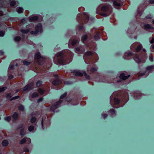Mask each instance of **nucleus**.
<instances>
[{
	"label": "nucleus",
	"mask_w": 154,
	"mask_h": 154,
	"mask_svg": "<svg viewBox=\"0 0 154 154\" xmlns=\"http://www.w3.org/2000/svg\"><path fill=\"white\" fill-rule=\"evenodd\" d=\"M71 72L72 73H75V75L76 76H82L83 73L79 71H77L76 70H71Z\"/></svg>",
	"instance_id": "nucleus-10"
},
{
	"label": "nucleus",
	"mask_w": 154,
	"mask_h": 154,
	"mask_svg": "<svg viewBox=\"0 0 154 154\" xmlns=\"http://www.w3.org/2000/svg\"><path fill=\"white\" fill-rule=\"evenodd\" d=\"M38 17L37 16H33L32 17H29V20L31 22L36 21L38 20Z\"/></svg>",
	"instance_id": "nucleus-15"
},
{
	"label": "nucleus",
	"mask_w": 154,
	"mask_h": 154,
	"mask_svg": "<svg viewBox=\"0 0 154 154\" xmlns=\"http://www.w3.org/2000/svg\"><path fill=\"white\" fill-rule=\"evenodd\" d=\"M37 120L36 118L35 117H33L30 119V122L32 123H35Z\"/></svg>",
	"instance_id": "nucleus-30"
},
{
	"label": "nucleus",
	"mask_w": 154,
	"mask_h": 154,
	"mask_svg": "<svg viewBox=\"0 0 154 154\" xmlns=\"http://www.w3.org/2000/svg\"><path fill=\"white\" fill-rule=\"evenodd\" d=\"M23 63L24 65L26 66H28L29 65L30 63L31 62H30L27 61L26 60H24L23 62Z\"/></svg>",
	"instance_id": "nucleus-42"
},
{
	"label": "nucleus",
	"mask_w": 154,
	"mask_h": 154,
	"mask_svg": "<svg viewBox=\"0 0 154 154\" xmlns=\"http://www.w3.org/2000/svg\"><path fill=\"white\" fill-rule=\"evenodd\" d=\"M101 10L102 11H106V5H104L101 8Z\"/></svg>",
	"instance_id": "nucleus-50"
},
{
	"label": "nucleus",
	"mask_w": 154,
	"mask_h": 154,
	"mask_svg": "<svg viewBox=\"0 0 154 154\" xmlns=\"http://www.w3.org/2000/svg\"><path fill=\"white\" fill-rule=\"evenodd\" d=\"M83 73L84 74V75L85 76L86 75H87V73H86L85 71H82Z\"/></svg>",
	"instance_id": "nucleus-61"
},
{
	"label": "nucleus",
	"mask_w": 154,
	"mask_h": 154,
	"mask_svg": "<svg viewBox=\"0 0 154 154\" xmlns=\"http://www.w3.org/2000/svg\"><path fill=\"white\" fill-rule=\"evenodd\" d=\"M142 14V12L140 11H139L137 13V16H140Z\"/></svg>",
	"instance_id": "nucleus-59"
},
{
	"label": "nucleus",
	"mask_w": 154,
	"mask_h": 154,
	"mask_svg": "<svg viewBox=\"0 0 154 154\" xmlns=\"http://www.w3.org/2000/svg\"><path fill=\"white\" fill-rule=\"evenodd\" d=\"M149 42L150 43L152 44L154 42V38H149Z\"/></svg>",
	"instance_id": "nucleus-53"
},
{
	"label": "nucleus",
	"mask_w": 154,
	"mask_h": 154,
	"mask_svg": "<svg viewBox=\"0 0 154 154\" xmlns=\"http://www.w3.org/2000/svg\"><path fill=\"white\" fill-rule=\"evenodd\" d=\"M21 39V38L19 36H16L14 37V40L15 42H18Z\"/></svg>",
	"instance_id": "nucleus-32"
},
{
	"label": "nucleus",
	"mask_w": 154,
	"mask_h": 154,
	"mask_svg": "<svg viewBox=\"0 0 154 154\" xmlns=\"http://www.w3.org/2000/svg\"><path fill=\"white\" fill-rule=\"evenodd\" d=\"M152 17V16L150 15H149L146 17V18L147 19H151Z\"/></svg>",
	"instance_id": "nucleus-55"
},
{
	"label": "nucleus",
	"mask_w": 154,
	"mask_h": 154,
	"mask_svg": "<svg viewBox=\"0 0 154 154\" xmlns=\"http://www.w3.org/2000/svg\"><path fill=\"white\" fill-rule=\"evenodd\" d=\"M85 77L86 79L88 80H90V77L88 75L85 76Z\"/></svg>",
	"instance_id": "nucleus-58"
},
{
	"label": "nucleus",
	"mask_w": 154,
	"mask_h": 154,
	"mask_svg": "<svg viewBox=\"0 0 154 154\" xmlns=\"http://www.w3.org/2000/svg\"><path fill=\"white\" fill-rule=\"evenodd\" d=\"M5 34V31L1 30L0 31V36L3 37Z\"/></svg>",
	"instance_id": "nucleus-46"
},
{
	"label": "nucleus",
	"mask_w": 154,
	"mask_h": 154,
	"mask_svg": "<svg viewBox=\"0 0 154 154\" xmlns=\"http://www.w3.org/2000/svg\"><path fill=\"white\" fill-rule=\"evenodd\" d=\"M34 126L32 125H31L29 127L28 130L29 131L31 132L34 130Z\"/></svg>",
	"instance_id": "nucleus-41"
},
{
	"label": "nucleus",
	"mask_w": 154,
	"mask_h": 154,
	"mask_svg": "<svg viewBox=\"0 0 154 154\" xmlns=\"http://www.w3.org/2000/svg\"><path fill=\"white\" fill-rule=\"evenodd\" d=\"M97 71V68L94 67H91L90 69V71L92 73H94V72Z\"/></svg>",
	"instance_id": "nucleus-40"
},
{
	"label": "nucleus",
	"mask_w": 154,
	"mask_h": 154,
	"mask_svg": "<svg viewBox=\"0 0 154 154\" xmlns=\"http://www.w3.org/2000/svg\"><path fill=\"white\" fill-rule=\"evenodd\" d=\"M79 15L80 16L81 15V14H79L78 15V18H79L80 19H79L80 20H82V16L80 17H79V18H78V17L79 16Z\"/></svg>",
	"instance_id": "nucleus-63"
},
{
	"label": "nucleus",
	"mask_w": 154,
	"mask_h": 154,
	"mask_svg": "<svg viewBox=\"0 0 154 154\" xmlns=\"http://www.w3.org/2000/svg\"><path fill=\"white\" fill-rule=\"evenodd\" d=\"M54 76L56 79H59V76L57 74H55L54 75Z\"/></svg>",
	"instance_id": "nucleus-56"
},
{
	"label": "nucleus",
	"mask_w": 154,
	"mask_h": 154,
	"mask_svg": "<svg viewBox=\"0 0 154 154\" xmlns=\"http://www.w3.org/2000/svg\"><path fill=\"white\" fill-rule=\"evenodd\" d=\"M24 129L23 128L22 129H21L20 132V134L21 136L24 135Z\"/></svg>",
	"instance_id": "nucleus-47"
},
{
	"label": "nucleus",
	"mask_w": 154,
	"mask_h": 154,
	"mask_svg": "<svg viewBox=\"0 0 154 154\" xmlns=\"http://www.w3.org/2000/svg\"><path fill=\"white\" fill-rule=\"evenodd\" d=\"M126 72L121 73L120 75V78L121 79L125 80L128 79L129 76L130 75H126Z\"/></svg>",
	"instance_id": "nucleus-9"
},
{
	"label": "nucleus",
	"mask_w": 154,
	"mask_h": 154,
	"mask_svg": "<svg viewBox=\"0 0 154 154\" xmlns=\"http://www.w3.org/2000/svg\"><path fill=\"white\" fill-rule=\"evenodd\" d=\"M127 34L132 33V29H128L127 31Z\"/></svg>",
	"instance_id": "nucleus-54"
},
{
	"label": "nucleus",
	"mask_w": 154,
	"mask_h": 154,
	"mask_svg": "<svg viewBox=\"0 0 154 154\" xmlns=\"http://www.w3.org/2000/svg\"><path fill=\"white\" fill-rule=\"evenodd\" d=\"M2 144L3 146H6L8 145V142L7 140H4L2 141Z\"/></svg>",
	"instance_id": "nucleus-21"
},
{
	"label": "nucleus",
	"mask_w": 154,
	"mask_h": 154,
	"mask_svg": "<svg viewBox=\"0 0 154 154\" xmlns=\"http://www.w3.org/2000/svg\"><path fill=\"white\" fill-rule=\"evenodd\" d=\"M19 97H20L18 96L13 97H12L11 98V99L10 100V101H11L14 100H15L18 99L19 98Z\"/></svg>",
	"instance_id": "nucleus-43"
},
{
	"label": "nucleus",
	"mask_w": 154,
	"mask_h": 154,
	"mask_svg": "<svg viewBox=\"0 0 154 154\" xmlns=\"http://www.w3.org/2000/svg\"><path fill=\"white\" fill-rule=\"evenodd\" d=\"M12 117L13 119V122H15L19 118V114L17 112H14L12 116Z\"/></svg>",
	"instance_id": "nucleus-13"
},
{
	"label": "nucleus",
	"mask_w": 154,
	"mask_h": 154,
	"mask_svg": "<svg viewBox=\"0 0 154 154\" xmlns=\"http://www.w3.org/2000/svg\"><path fill=\"white\" fill-rule=\"evenodd\" d=\"M39 96V94L36 92L33 93L31 95V97L32 98H34L36 97H38Z\"/></svg>",
	"instance_id": "nucleus-24"
},
{
	"label": "nucleus",
	"mask_w": 154,
	"mask_h": 154,
	"mask_svg": "<svg viewBox=\"0 0 154 154\" xmlns=\"http://www.w3.org/2000/svg\"><path fill=\"white\" fill-rule=\"evenodd\" d=\"M78 42V40L77 39H73L71 42V45L72 46H75Z\"/></svg>",
	"instance_id": "nucleus-22"
},
{
	"label": "nucleus",
	"mask_w": 154,
	"mask_h": 154,
	"mask_svg": "<svg viewBox=\"0 0 154 154\" xmlns=\"http://www.w3.org/2000/svg\"><path fill=\"white\" fill-rule=\"evenodd\" d=\"M18 109L19 110L23 111L24 110V107L22 105H21L18 106Z\"/></svg>",
	"instance_id": "nucleus-36"
},
{
	"label": "nucleus",
	"mask_w": 154,
	"mask_h": 154,
	"mask_svg": "<svg viewBox=\"0 0 154 154\" xmlns=\"http://www.w3.org/2000/svg\"><path fill=\"white\" fill-rule=\"evenodd\" d=\"M12 97V94L11 93H8L6 95V99L8 100H10Z\"/></svg>",
	"instance_id": "nucleus-28"
},
{
	"label": "nucleus",
	"mask_w": 154,
	"mask_h": 154,
	"mask_svg": "<svg viewBox=\"0 0 154 154\" xmlns=\"http://www.w3.org/2000/svg\"><path fill=\"white\" fill-rule=\"evenodd\" d=\"M67 93L66 92H65L63 94L61 95L60 98V100H61L63 98L65 97L66 96Z\"/></svg>",
	"instance_id": "nucleus-31"
},
{
	"label": "nucleus",
	"mask_w": 154,
	"mask_h": 154,
	"mask_svg": "<svg viewBox=\"0 0 154 154\" xmlns=\"http://www.w3.org/2000/svg\"><path fill=\"white\" fill-rule=\"evenodd\" d=\"M149 59L150 61L152 62L153 61V58L152 57H149Z\"/></svg>",
	"instance_id": "nucleus-62"
},
{
	"label": "nucleus",
	"mask_w": 154,
	"mask_h": 154,
	"mask_svg": "<svg viewBox=\"0 0 154 154\" xmlns=\"http://www.w3.org/2000/svg\"><path fill=\"white\" fill-rule=\"evenodd\" d=\"M134 59L135 61L137 63H139L141 62L140 59L137 55H135L134 58Z\"/></svg>",
	"instance_id": "nucleus-20"
},
{
	"label": "nucleus",
	"mask_w": 154,
	"mask_h": 154,
	"mask_svg": "<svg viewBox=\"0 0 154 154\" xmlns=\"http://www.w3.org/2000/svg\"><path fill=\"white\" fill-rule=\"evenodd\" d=\"M149 2L151 4L154 3V0H149Z\"/></svg>",
	"instance_id": "nucleus-64"
},
{
	"label": "nucleus",
	"mask_w": 154,
	"mask_h": 154,
	"mask_svg": "<svg viewBox=\"0 0 154 154\" xmlns=\"http://www.w3.org/2000/svg\"><path fill=\"white\" fill-rule=\"evenodd\" d=\"M43 100V98L42 97H40L37 100V103H39L42 102Z\"/></svg>",
	"instance_id": "nucleus-51"
},
{
	"label": "nucleus",
	"mask_w": 154,
	"mask_h": 154,
	"mask_svg": "<svg viewBox=\"0 0 154 154\" xmlns=\"http://www.w3.org/2000/svg\"><path fill=\"white\" fill-rule=\"evenodd\" d=\"M5 119L7 121L9 122L11 120V117L10 116L5 117Z\"/></svg>",
	"instance_id": "nucleus-44"
},
{
	"label": "nucleus",
	"mask_w": 154,
	"mask_h": 154,
	"mask_svg": "<svg viewBox=\"0 0 154 154\" xmlns=\"http://www.w3.org/2000/svg\"><path fill=\"white\" fill-rule=\"evenodd\" d=\"M133 54V53L129 51H127L125 52L124 55L123 56L124 59L126 60L129 59L128 57H130Z\"/></svg>",
	"instance_id": "nucleus-8"
},
{
	"label": "nucleus",
	"mask_w": 154,
	"mask_h": 154,
	"mask_svg": "<svg viewBox=\"0 0 154 154\" xmlns=\"http://www.w3.org/2000/svg\"><path fill=\"white\" fill-rule=\"evenodd\" d=\"M57 107L54 104L52 105L50 108V110L54 113L55 112H57L59 111V110L57 111H56L55 110L57 108Z\"/></svg>",
	"instance_id": "nucleus-16"
},
{
	"label": "nucleus",
	"mask_w": 154,
	"mask_h": 154,
	"mask_svg": "<svg viewBox=\"0 0 154 154\" xmlns=\"http://www.w3.org/2000/svg\"><path fill=\"white\" fill-rule=\"evenodd\" d=\"M42 83V82L41 80H38L36 83V86L37 87H40Z\"/></svg>",
	"instance_id": "nucleus-27"
},
{
	"label": "nucleus",
	"mask_w": 154,
	"mask_h": 154,
	"mask_svg": "<svg viewBox=\"0 0 154 154\" xmlns=\"http://www.w3.org/2000/svg\"><path fill=\"white\" fill-rule=\"evenodd\" d=\"M34 82H31L26 85L23 88V91H29L32 90L33 88V86L34 85Z\"/></svg>",
	"instance_id": "nucleus-6"
},
{
	"label": "nucleus",
	"mask_w": 154,
	"mask_h": 154,
	"mask_svg": "<svg viewBox=\"0 0 154 154\" xmlns=\"http://www.w3.org/2000/svg\"><path fill=\"white\" fill-rule=\"evenodd\" d=\"M26 142V140L25 138H24L21 140L20 141V144H23L25 143Z\"/></svg>",
	"instance_id": "nucleus-35"
},
{
	"label": "nucleus",
	"mask_w": 154,
	"mask_h": 154,
	"mask_svg": "<svg viewBox=\"0 0 154 154\" xmlns=\"http://www.w3.org/2000/svg\"><path fill=\"white\" fill-rule=\"evenodd\" d=\"M64 83L66 85H70L72 84V82L69 80L66 81L64 82Z\"/></svg>",
	"instance_id": "nucleus-45"
},
{
	"label": "nucleus",
	"mask_w": 154,
	"mask_h": 154,
	"mask_svg": "<svg viewBox=\"0 0 154 154\" xmlns=\"http://www.w3.org/2000/svg\"><path fill=\"white\" fill-rule=\"evenodd\" d=\"M23 8L21 7H19L17 8V12L19 13H23Z\"/></svg>",
	"instance_id": "nucleus-33"
},
{
	"label": "nucleus",
	"mask_w": 154,
	"mask_h": 154,
	"mask_svg": "<svg viewBox=\"0 0 154 154\" xmlns=\"http://www.w3.org/2000/svg\"><path fill=\"white\" fill-rule=\"evenodd\" d=\"M38 91L40 94L43 95L45 92V90L42 88H39L38 90Z\"/></svg>",
	"instance_id": "nucleus-29"
},
{
	"label": "nucleus",
	"mask_w": 154,
	"mask_h": 154,
	"mask_svg": "<svg viewBox=\"0 0 154 154\" xmlns=\"http://www.w3.org/2000/svg\"><path fill=\"white\" fill-rule=\"evenodd\" d=\"M62 100H60L56 102L54 104L57 107L59 105L62 103Z\"/></svg>",
	"instance_id": "nucleus-34"
},
{
	"label": "nucleus",
	"mask_w": 154,
	"mask_h": 154,
	"mask_svg": "<svg viewBox=\"0 0 154 154\" xmlns=\"http://www.w3.org/2000/svg\"><path fill=\"white\" fill-rule=\"evenodd\" d=\"M144 28L146 30L152 29L153 28L149 24H146L144 26Z\"/></svg>",
	"instance_id": "nucleus-19"
},
{
	"label": "nucleus",
	"mask_w": 154,
	"mask_h": 154,
	"mask_svg": "<svg viewBox=\"0 0 154 154\" xmlns=\"http://www.w3.org/2000/svg\"><path fill=\"white\" fill-rule=\"evenodd\" d=\"M34 59L37 60L38 64L41 66L43 65L45 60V58L42 56L39 52H37L35 54Z\"/></svg>",
	"instance_id": "nucleus-2"
},
{
	"label": "nucleus",
	"mask_w": 154,
	"mask_h": 154,
	"mask_svg": "<svg viewBox=\"0 0 154 154\" xmlns=\"http://www.w3.org/2000/svg\"><path fill=\"white\" fill-rule=\"evenodd\" d=\"M61 81L60 79L54 80L52 82V84L55 85L57 86L61 83Z\"/></svg>",
	"instance_id": "nucleus-11"
},
{
	"label": "nucleus",
	"mask_w": 154,
	"mask_h": 154,
	"mask_svg": "<svg viewBox=\"0 0 154 154\" xmlns=\"http://www.w3.org/2000/svg\"><path fill=\"white\" fill-rule=\"evenodd\" d=\"M107 0H106V1ZM112 1L113 2V5L114 7L116 8H118L121 5V4L120 2H119V0H117L116 1H114V0H112Z\"/></svg>",
	"instance_id": "nucleus-12"
},
{
	"label": "nucleus",
	"mask_w": 154,
	"mask_h": 154,
	"mask_svg": "<svg viewBox=\"0 0 154 154\" xmlns=\"http://www.w3.org/2000/svg\"><path fill=\"white\" fill-rule=\"evenodd\" d=\"M42 27V23H38L35 27V31H31L30 33L32 35H36L38 34V32H39L40 33H42L43 32Z\"/></svg>",
	"instance_id": "nucleus-3"
},
{
	"label": "nucleus",
	"mask_w": 154,
	"mask_h": 154,
	"mask_svg": "<svg viewBox=\"0 0 154 154\" xmlns=\"http://www.w3.org/2000/svg\"><path fill=\"white\" fill-rule=\"evenodd\" d=\"M7 89L6 87H0V93L4 91Z\"/></svg>",
	"instance_id": "nucleus-39"
},
{
	"label": "nucleus",
	"mask_w": 154,
	"mask_h": 154,
	"mask_svg": "<svg viewBox=\"0 0 154 154\" xmlns=\"http://www.w3.org/2000/svg\"><path fill=\"white\" fill-rule=\"evenodd\" d=\"M23 124H22L20 125L18 127H17L18 129H22L23 128H23Z\"/></svg>",
	"instance_id": "nucleus-52"
},
{
	"label": "nucleus",
	"mask_w": 154,
	"mask_h": 154,
	"mask_svg": "<svg viewBox=\"0 0 154 154\" xmlns=\"http://www.w3.org/2000/svg\"><path fill=\"white\" fill-rule=\"evenodd\" d=\"M74 51L75 53L79 54H82L84 52L85 50L83 46H78L74 49Z\"/></svg>",
	"instance_id": "nucleus-4"
},
{
	"label": "nucleus",
	"mask_w": 154,
	"mask_h": 154,
	"mask_svg": "<svg viewBox=\"0 0 154 154\" xmlns=\"http://www.w3.org/2000/svg\"><path fill=\"white\" fill-rule=\"evenodd\" d=\"M27 18H24L21 20L20 23L22 24H24V23L27 22Z\"/></svg>",
	"instance_id": "nucleus-37"
},
{
	"label": "nucleus",
	"mask_w": 154,
	"mask_h": 154,
	"mask_svg": "<svg viewBox=\"0 0 154 154\" xmlns=\"http://www.w3.org/2000/svg\"><path fill=\"white\" fill-rule=\"evenodd\" d=\"M79 30L81 32L83 31L84 30V27L83 25H79L78 26Z\"/></svg>",
	"instance_id": "nucleus-25"
},
{
	"label": "nucleus",
	"mask_w": 154,
	"mask_h": 154,
	"mask_svg": "<svg viewBox=\"0 0 154 154\" xmlns=\"http://www.w3.org/2000/svg\"><path fill=\"white\" fill-rule=\"evenodd\" d=\"M20 31L22 33L26 34L29 32V29H20Z\"/></svg>",
	"instance_id": "nucleus-26"
},
{
	"label": "nucleus",
	"mask_w": 154,
	"mask_h": 154,
	"mask_svg": "<svg viewBox=\"0 0 154 154\" xmlns=\"http://www.w3.org/2000/svg\"><path fill=\"white\" fill-rule=\"evenodd\" d=\"M109 114L112 117H113L116 115V113L113 109H111L109 112Z\"/></svg>",
	"instance_id": "nucleus-17"
},
{
	"label": "nucleus",
	"mask_w": 154,
	"mask_h": 154,
	"mask_svg": "<svg viewBox=\"0 0 154 154\" xmlns=\"http://www.w3.org/2000/svg\"><path fill=\"white\" fill-rule=\"evenodd\" d=\"M136 46H137V48H136V51H140L142 47V45L140 43L137 42L133 44L131 47V48H134Z\"/></svg>",
	"instance_id": "nucleus-7"
},
{
	"label": "nucleus",
	"mask_w": 154,
	"mask_h": 154,
	"mask_svg": "<svg viewBox=\"0 0 154 154\" xmlns=\"http://www.w3.org/2000/svg\"><path fill=\"white\" fill-rule=\"evenodd\" d=\"M114 102L115 104H118L120 102V100L118 99L114 98Z\"/></svg>",
	"instance_id": "nucleus-48"
},
{
	"label": "nucleus",
	"mask_w": 154,
	"mask_h": 154,
	"mask_svg": "<svg viewBox=\"0 0 154 154\" xmlns=\"http://www.w3.org/2000/svg\"><path fill=\"white\" fill-rule=\"evenodd\" d=\"M84 55L86 57H89L92 56L93 55V53L91 51H87L85 53Z\"/></svg>",
	"instance_id": "nucleus-18"
},
{
	"label": "nucleus",
	"mask_w": 154,
	"mask_h": 154,
	"mask_svg": "<svg viewBox=\"0 0 154 154\" xmlns=\"http://www.w3.org/2000/svg\"><path fill=\"white\" fill-rule=\"evenodd\" d=\"M67 52H69V53L71 52L70 50L66 49V50H64L63 51H62L58 52L55 54V56L57 57H60V58H58L57 60L58 63L60 65H63L65 62V60L64 57L65 56H66L67 54L66 53Z\"/></svg>",
	"instance_id": "nucleus-1"
},
{
	"label": "nucleus",
	"mask_w": 154,
	"mask_h": 154,
	"mask_svg": "<svg viewBox=\"0 0 154 154\" xmlns=\"http://www.w3.org/2000/svg\"><path fill=\"white\" fill-rule=\"evenodd\" d=\"M15 66L13 65H11L9 66V69L11 70H13L14 69Z\"/></svg>",
	"instance_id": "nucleus-49"
},
{
	"label": "nucleus",
	"mask_w": 154,
	"mask_h": 154,
	"mask_svg": "<svg viewBox=\"0 0 154 154\" xmlns=\"http://www.w3.org/2000/svg\"><path fill=\"white\" fill-rule=\"evenodd\" d=\"M154 66H150L146 67V71L144 73H143L141 75V76H143L144 77H146L148 75L149 73L152 72Z\"/></svg>",
	"instance_id": "nucleus-5"
},
{
	"label": "nucleus",
	"mask_w": 154,
	"mask_h": 154,
	"mask_svg": "<svg viewBox=\"0 0 154 154\" xmlns=\"http://www.w3.org/2000/svg\"><path fill=\"white\" fill-rule=\"evenodd\" d=\"M8 78L9 79H11L14 78V76L12 74H11L8 76Z\"/></svg>",
	"instance_id": "nucleus-57"
},
{
	"label": "nucleus",
	"mask_w": 154,
	"mask_h": 154,
	"mask_svg": "<svg viewBox=\"0 0 154 154\" xmlns=\"http://www.w3.org/2000/svg\"><path fill=\"white\" fill-rule=\"evenodd\" d=\"M88 35H85L82 36L81 40L83 43H85L86 41L88 38Z\"/></svg>",
	"instance_id": "nucleus-14"
},
{
	"label": "nucleus",
	"mask_w": 154,
	"mask_h": 154,
	"mask_svg": "<svg viewBox=\"0 0 154 154\" xmlns=\"http://www.w3.org/2000/svg\"><path fill=\"white\" fill-rule=\"evenodd\" d=\"M84 15H85V16L86 17L87 19L88 20H89V16L85 13H84Z\"/></svg>",
	"instance_id": "nucleus-60"
},
{
	"label": "nucleus",
	"mask_w": 154,
	"mask_h": 154,
	"mask_svg": "<svg viewBox=\"0 0 154 154\" xmlns=\"http://www.w3.org/2000/svg\"><path fill=\"white\" fill-rule=\"evenodd\" d=\"M94 39L96 40H97L99 39L100 38V36L99 33H96L94 36Z\"/></svg>",
	"instance_id": "nucleus-23"
},
{
	"label": "nucleus",
	"mask_w": 154,
	"mask_h": 154,
	"mask_svg": "<svg viewBox=\"0 0 154 154\" xmlns=\"http://www.w3.org/2000/svg\"><path fill=\"white\" fill-rule=\"evenodd\" d=\"M16 4V2L14 0H13L10 2V5L12 7L14 6Z\"/></svg>",
	"instance_id": "nucleus-38"
}]
</instances>
